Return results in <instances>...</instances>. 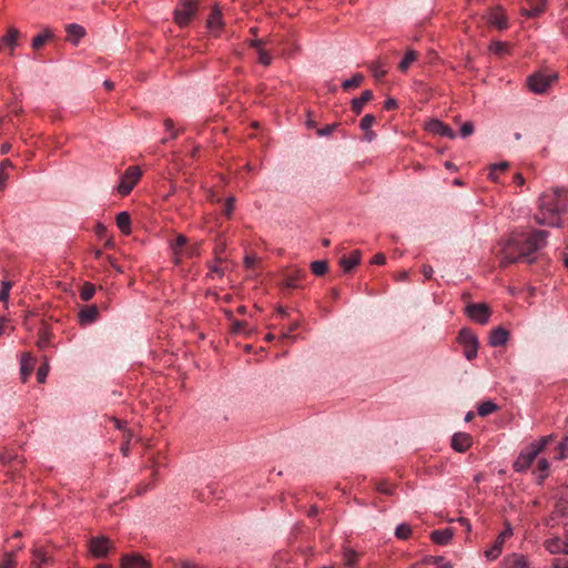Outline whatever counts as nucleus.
<instances>
[{
  "label": "nucleus",
  "mask_w": 568,
  "mask_h": 568,
  "mask_svg": "<svg viewBox=\"0 0 568 568\" xmlns=\"http://www.w3.org/2000/svg\"><path fill=\"white\" fill-rule=\"evenodd\" d=\"M561 190L556 189L550 192H545L539 199V212L535 215V221L539 225H547L552 227L560 226V213L562 212L564 204L560 200Z\"/></svg>",
  "instance_id": "obj_1"
},
{
  "label": "nucleus",
  "mask_w": 568,
  "mask_h": 568,
  "mask_svg": "<svg viewBox=\"0 0 568 568\" xmlns=\"http://www.w3.org/2000/svg\"><path fill=\"white\" fill-rule=\"evenodd\" d=\"M561 544H562V540L558 537H555V538H550L548 540L545 541V548L550 552V554H560L561 552Z\"/></svg>",
  "instance_id": "obj_35"
},
{
  "label": "nucleus",
  "mask_w": 568,
  "mask_h": 568,
  "mask_svg": "<svg viewBox=\"0 0 568 568\" xmlns=\"http://www.w3.org/2000/svg\"><path fill=\"white\" fill-rule=\"evenodd\" d=\"M513 536V528L509 524H506L505 529L497 536L500 541H506L509 537Z\"/></svg>",
  "instance_id": "obj_53"
},
{
  "label": "nucleus",
  "mask_w": 568,
  "mask_h": 568,
  "mask_svg": "<svg viewBox=\"0 0 568 568\" xmlns=\"http://www.w3.org/2000/svg\"><path fill=\"white\" fill-rule=\"evenodd\" d=\"M550 442V436L541 437L538 442H534L529 447L532 448V450H536V453L539 455V453L548 445Z\"/></svg>",
  "instance_id": "obj_47"
},
{
  "label": "nucleus",
  "mask_w": 568,
  "mask_h": 568,
  "mask_svg": "<svg viewBox=\"0 0 568 568\" xmlns=\"http://www.w3.org/2000/svg\"><path fill=\"white\" fill-rule=\"evenodd\" d=\"M94 292H95V287L94 285L90 284V283H85L81 290V298L83 301H89L92 298V296L94 295Z\"/></svg>",
  "instance_id": "obj_46"
},
{
  "label": "nucleus",
  "mask_w": 568,
  "mask_h": 568,
  "mask_svg": "<svg viewBox=\"0 0 568 568\" xmlns=\"http://www.w3.org/2000/svg\"><path fill=\"white\" fill-rule=\"evenodd\" d=\"M497 409V405L490 400L479 404L477 412L479 416H487Z\"/></svg>",
  "instance_id": "obj_38"
},
{
  "label": "nucleus",
  "mask_w": 568,
  "mask_h": 568,
  "mask_svg": "<svg viewBox=\"0 0 568 568\" xmlns=\"http://www.w3.org/2000/svg\"><path fill=\"white\" fill-rule=\"evenodd\" d=\"M501 568H529V562L526 556L511 554L504 558Z\"/></svg>",
  "instance_id": "obj_15"
},
{
  "label": "nucleus",
  "mask_w": 568,
  "mask_h": 568,
  "mask_svg": "<svg viewBox=\"0 0 568 568\" xmlns=\"http://www.w3.org/2000/svg\"><path fill=\"white\" fill-rule=\"evenodd\" d=\"M474 132V125L471 122H465L462 126H460V135L463 138H467L469 135H471Z\"/></svg>",
  "instance_id": "obj_52"
},
{
  "label": "nucleus",
  "mask_w": 568,
  "mask_h": 568,
  "mask_svg": "<svg viewBox=\"0 0 568 568\" xmlns=\"http://www.w3.org/2000/svg\"><path fill=\"white\" fill-rule=\"evenodd\" d=\"M504 544L505 542L500 541V539H498L497 537L494 544L488 549L485 550V557L488 560H495L496 558H498L503 551Z\"/></svg>",
  "instance_id": "obj_28"
},
{
  "label": "nucleus",
  "mask_w": 568,
  "mask_h": 568,
  "mask_svg": "<svg viewBox=\"0 0 568 568\" xmlns=\"http://www.w3.org/2000/svg\"><path fill=\"white\" fill-rule=\"evenodd\" d=\"M311 268L315 275L322 276L327 272V263L325 261H314Z\"/></svg>",
  "instance_id": "obj_41"
},
{
  "label": "nucleus",
  "mask_w": 568,
  "mask_h": 568,
  "mask_svg": "<svg viewBox=\"0 0 568 568\" xmlns=\"http://www.w3.org/2000/svg\"><path fill=\"white\" fill-rule=\"evenodd\" d=\"M422 273L425 276V278L428 280V278L432 277V275L434 273V270H433V267L430 265H426L425 264V265L422 266Z\"/></svg>",
  "instance_id": "obj_60"
},
{
  "label": "nucleus",
  "mask_w": 568,
  "mask_h": 568,
  "mask_svg": "<svg viewBox=\"0 0 568 568\" xmlns=\"http://www.w3.org/2000/svg\"><path fill=\"white\" fill-rule=\"evenodd\" d=\"M371 72L375 79H381L386 74V70L381 61H375L371 64Z\"/></svg>",
  "instance_id": "obj_44"
},
{
  "label": "nucleus",
  "mask_w": 568,
  "mask_h": 568,
  "mask_svg": "<svg viewBox=\"0 0 568 568\" xmlns=\"http://www.w3.org/2000/svg\"><path fill=\"white\" fill-rule=\"evenodd\" d=\"M457 341L464 346V355L468 361H471L477 356L478 339L469 328H462L458 333Z\"/></svg>",
  "instance_id": "obj_4"
},
{
  "label": "nucleus",
  "mask_w": 568,
  "mask_h": 568,
  "mask_svg": "<svg viewBox=\"0 0 568 568\" xmlns=\"http://www.w3.org/2000/svg\"><path fill=\"white\" fill-rule=\"evenodd\" d=\"M466 313L471 321L481 325L487 324L490 317V308L485 303L469 304Z\"/></svg>",
  "instance_id": "obj_7"
},
{
  "label": "nucleus",
  "mask_w": 568,
  "mask_h": 568,
  "mask_svg": "<svg viewBox=\"0 0 568 568\" xmlns=\"http://www.w3.org/2000/svg\"><path fill=\"white\" fill-rule=\"evenodd\" d=\"M373 98V92L371 90H365L361 97L354 98L352 100V111L356 114H359L364 108V105L371 101Z\"/></svg>",
  "instance_id": "obj_24"
},
{
  "label": "nucleus",
  "mask_w": 568,
  "mask_h": 568,
  "mask_svg": "<svg viewBox=\"0 0 568 568\" xmlns=\"http://www.w3.org/2000/svg\"><path fill=\"white\" fill-rule=\"evenodd\" d=\"M20 37V31L17 28H9L8 32L4 37H2L1 41L4 45H8L11 51L18 47V39Z\"/></svg>",
  "instance_id": "obj_25"
},
{
  "label": "nucleus",
  "mask_w": 568,
  "mask_h": 568,
  "mask_svg": "<svg viewBox=\"0 0 568 568\" xmlns=\"http://www.w3.org/2000/svg\"><path fill=\"white\" fill-rule=\"evenodd\" d=\"M489 51L491 53L498 54V55L506 54V53H508V45L506 42L494 41L489 45Z\"/></svg>",
  "instance_id": "obj_39"
},
{
  "label": "nucleus",
  "mask_w": 568,
  "mask_h": 568,
  "mask_svg": "<svg viewBox=\"0 0 568 568\" xmlns=\"http://www.w3.org/2000/svg\"><path fill=\"white\" fill-rule=\"evenodd\" d=\"M116 225L123 234H130L131 219L128 212H120L116 215Z\"/></svg>",
  "instance_id": "obj_27"
},
{
  "label": "nucleus",
  "mask_w": 568,
  "mask_h": 568,
  "mask_svg": "<svg viewBox=\"0 0 568 568\" xmlns=\"http://www.w3.org/2000/svg\"><path fill=\"white\" fill-rule=\"evenodd\" d=\"M528 8L520 9L521 16L526 18H537L544 13L547 7V0H526Z\"/></svg>",
  "instance_id": "obj_12"
},
{
  "label": "nucleus",
  "mask_w": 568,
  "mask_h": 568,
  "mask_svg": "<svg viewBox=\"0 0 568 568\" xmlns=\"http://www.w3.org/2000/svg\"><path fill=\"white\" fill-rule=\"evenodd\" d=\"M141 176L142 172L138 166H129L120 179V183L116 187L118 192L122 196L128 195L133 190L134 185L138 183Z\"/></svg>",
  "instance_id": "obj_5"
},
{
  "label": "nucleus",
  "mask_w": 568,
  "mask_h": 568,
  "mask_svg": "<svg viewBox=\"0 0 568 568\" xmlns=\"http://www.w3.org/2000/svg\"><path fill=\"white\" fill-rule=\"evenodd\" d=\"M17 565L16 551H6L0 562V568H16Z\"/></svg>",
  "instance_id": "obj_36"
},
{
  "label": "nucleus",
  "mask_w": 568,
  "mask_h": 568,
  "mask_svg": "<svg viewBox=\"0 0 568 568\" xmlns=\"http://www.w3.org/2000/svg\"><path fill=\"white\" fill-rule=\"evenodd\" d=\"M335 129V124L326 125L317 131V134L321 136H327L332 134Z\"/></svg>",
  "instance_id": "obj_56"
},
{
  "label": "nucleus",
  "mask_w": 568,
  "mask_h": 568,
  "mask_svg": "<svg viewBox=\"0 0 568 568\" xmlns=\"http://www.w3.org/2000/svg\"><path fill=\"white\" fill-rule=\"evenodd\" d=\"M551 83V77L536 73L529 77L528 85L534 93H545Z\"/></svg>",
  "instance_id": "obj_11"
},
{
  "label": "nucleus",
  "mask_w": 568,
  "mask_h": 568,
  "mask_svg": "<svg viewBox=\"0 0 568 568\" xmlns=\"http://www.w3.org/2000/svg\"><path fill=\"white\" fill-rule=\"evenodd\" d=\"M487 21L498 30L508 29V18L503 7L497 6L493 8L486 17Z\"/></svg>",
  "instance_id": "obj_10"
},
{
  "label": "nucleus",
  "mask_w": 568,
  "mask_h": 568,
  "mask_svg": "<svg viewBox=\"0 0 568 568\" xmlns=\"http://www.w3.org/2000/svg\"><path fill=\"white\" fill-rule=\"evenodd\" d=\"M453 530L450 528L434 530L430 535L432 540L437 545H447L453 538Z\"/></svg>",
  "instance_id": "obj_22"
},
{
  "label": "nucleus",
  "mask_w": 568,
  "mask_h": 568,
  "mask_svg": "<svg viewBox=\"0 0 568 568\" xmlns=\"http://www.w3.org/2000/svg\"><path fill=\"white\" fill-rule=\"evenodd\" d=\"M196 1L197 0H182L180 7L174 12V20L179 26L184 27L190 22L196 11Z\"/></svg>",
  "instance_id": "obj_6"
},
{
  "label": "nucleus",
  "mask_w": 568,
  "mask_h": 568,
  "mask_svg": "<svg viewBox=\"0 0 568 568\" xmlns=\"http://www.w3.org/2000/svg\"><path fill=\"white\" fill-rule=\"evenodd\" d=\"M471 445V437L467 433H456L452 438V447L459 453L466 452Z\"/></svg>",
  "instance_id": "obj_17"
},
{
  "label": "nucleus",
  "mask_w": 568,
  "mask_h": 568,
  "mask_svg": "<svg viewBox=\"0 0 568 568\" xmlns=\"http://www.w3.org/2000/svg\"><path fill=\"white\" fill-rule=\"evenodd\" d=\"M509 166V163L506 162V161H503V162H499V163H495L490 166V173H489V178L493 180V181H497V175L495 174V171L499 170V171H505L507 170Z\"/></svg>",
  "instance_id": "obj_49"
},
{
  "label": "nucleus",
  "mask_w": 568,
  "mask_h": 568,
  "mask_svg": "<svg viewBox=\"0 0 568 568\" xmlns=\"http://www.w3.org/2000/svg\"><path fill=\"white\" fill-rule=\"evenodd\" d=\"M423 561L424 564L435 566V568H453L452 562L440 556H427Z\"/></svg>",
  "instance_id": "obj_29"
},
{
  "label": "nucleus",
  "mask_w": 568,
  "mask_h": 568,
  "mask_svg": "<svg viewBox=\"0 0 568 568\" xmlns=\"http://www.w3.org/2000/svg\"><path fill=\"white\" fill-rule=\"evenodd\" d=\"M222 12L217 6H214L212 12L207 19V29L214 36H217L223 28Z\"/></svg>",
  "instance_id": "obj_14"
},
{
  "label": "nucleus",
  "mask_w": 568,
  "mask_h": 568,
  "mask_svg": "<svg viewBox=\"0 0 568 568\" xmlns=\"http://www.w3.org/2000/svg\"><path fill=\"white\" fill-rule=\"evenodd\" d=\"M549 462L546 458H540L537 463L536 473H538V484H542V481L549 475Z\"/></svg>",
  "instance_id": "obj_30"
},
{
  "label": "nucleus",
  "mask_w": 568,
  "mask_h": 568,
  "mask_svg": "<svg viewBox=\"0 0 568 568\" xmlns=\"http://www.w3.org/2000/svg\"><path fill=\"white\" fill-rule=\"evenodd\" d=\"M164 126L166 129V131H169L171 133V139H174L176 135H178V131H174L173 128H174V123L171 119H166L164 121Z\"/></svg>",
  "instance_id": "obj_55"
},
{
  "label": "nucleus",
  "mask_w": 568,
  "mask_h": 568,
  "mask_svg": "<svg viewBox=\"0 0 568 568\" xmlns=\"http://www.w3.org/2000/svg\"><path fill=\"white\" fill-rule=\"evenodd\" d=\"M548 235L549 233L547 231L537 230L526 237H520L521 244L524 246V250L520 252L524 256V260H527L529 263L534 262L535 258L531 257V255L546 245Z\"/></svg>",
  "instance_id": "obj_2"
},
{
  "label": "nucleus",
  "mask_w": 568,
  "mask_h": 568,
  "mask_svg": "<svg viewBox=\"0 0 568 568\" xmlns=\"http://www.w3.org/2000/svg\"><path fill=\"white\" fill-rule=\"evenodd\" d=\"M514 182H515L517 185H519V186H520V185H523V184H524L525 179H524V176H523L520 173H516V174L514 175Z\"/></svg>",
  "instance_id": "obj_64"
},
{
  "label": "nucleus",
  "mask_w": 568,
  "mask_h": 568,
  "mask_svg": "<svg viewBox=\"0 0 568 568\" xmlns=\"http://www.w3.org/2000/svg\"><path fill=\"white\" fill-rule=\"evenodd\" d=\"M11 287H12V283L10 281L1 282V290H0V301L1 302H3V303L8 302Z\"/></svg>",
  "instance_id": "obj_45"
},
{
  "label": "nucleus",
  "mask_w": 568,
  "mask_h": 568,
  "mask_svg": "<svg viewBox=\"0 0 568 568\" xmlns=\"http://www.w3.org/2000/svg\"><path fill=\"white\" fill-rule=\"evenodd\" d=\"M412 534V529L407 524H399L395 529V536L398 539H407Z\"/></svg>",
  "instance_id": "obj_43"
},
{
  "label": "nucleus",
  "mask_w": 568,
  "mask_h": 568,
  "mask_svg": "<svg viewBox=\"0 0 568 568\" xmlns=\"http://www.w3.org/2000/svg\"><path fill=\"white\" fill-rule=\"evenodd\" d=\"M523 250L524 246L521 244L520 237L511 236L510 239L506 240L500 248V265L507 266L524 260V256L520 252Z\"/></svg>",
  "instance_id": "obj_3"
},
{
  "label": "nucleus",
  "mask_w": 568,
  "mask_h": 568,
  "mask_svg": "<svg viewBox=\"0 0 568 568\" xmlns=\"http://www.w3.org/2000/svg\"><path fill=\"white\" fill-rule=\"evenodd\" d=\"M385 262H386V257H385V255H384V254H382V253L376 254V255L373 257V260H372V263H373V264H376V265H383V264H385Z\"/></svg>",
  "instance_id": "obj_59"
},
{
  "label": "nucleus",
  "mask_w": 568,
  "mask_h": 568,
  "mask_svg": "<svg viewBox=\"0 0 568 568\" xmlns=\"http://www.w3.org/2000/svg\"><path fill=\"white\" fill-rule=\"evenodd\" d=\"M52 38H53V33L49 29H45L43 32H41L32 38L31 47L34 50H39L45 44V42L48 40H50Z\"/></svg>",
  "instance_id": "obj_26"
},
{
  "label": "nucleus",
  "mask_w": 568,
  "mask_h": 568,
  "mask_svg": "<svg viewBox=\"0 0 568 568\" xmlns=\"http://www.w3.org/2000/svg\"><path fill=\"white\" fill-rule=\"evenodd\" d=\"M552 568H568V560L556 559L552 562Z\"/></svg>",
  "instance_id": "obj_63"
},
{
  "label": "nucleus",
  "mask_w": 568,
  "mask_h": 568,
  "mask_svg": "<svg viewBox=\"0 0 568 568\" xmlns=\"http://www.w3.org/2000/svg\"><path fill=\"white\" fill-rule=\"evenodd\" d=\"M538 454L536 450H532L531 447L527 446L525 449L520 452L516 460L514 462V469L515 471L523 473L526 471L532 464V462L536 459Z\"/></svg>",
  "instance_id": "obj_8"
},
{
  "label": "nucleus",
  "mask_w": 568,
  "mask_h": 568,
  "mask_svg": "<svg viewBox=\"0 0 568 568\" xmlns=\"http://www.w3.org/2000/svg\"><path fill=\"white\" fill-rule=\"evenodd\" d=\"M375 122V118L374 115L372 114H366L362 118L361 122H359V128L363 130V131H366V136L369 141H372L375 136V134L373 132H368V130L372 128V125L374 124Z\"/></svg>",
  "instance_id": "obj_32"
},
{
  "label": "nucleus",
  "mask_w": 568,
  "mask_h": 568,
  "mask_svg": "<svg viewBox=\"0 0 568 568\" xmlns=\"http://www.w3.org/2000/svg\"><path fill=\"white\" fill-rule=\"evenodd\" d=\"M361 262V252L355 250L351 253L349 256H343L339 260V265L343 267L344 272H349Z\"/></svg>",
  "instance_id": "obj_20"
},
{
  "label": "nucleus",
  "mask_w": 568,
  "mask_h": 568,
  "mask_svg": "<svg viewBox=\"0 0 568 568\" xmlns=\"http://www.w3.org/2000/svg\"><path fill=\"white\" fill-rule=\"evenodd\" d=\"M358 554L353 549H345L343 552L344 564L347 568H354L357 561Z\"/></svg>",
  "instance_id": "obj_37"
},
{
  "label": "nucleus",
  "mask_w": 568,
  "mask_h": 568,
  "mask_svg": "<svg viewBox=\"0 0 568 568\" xmlns=\"http://www.w3.org/2000/svg\"><path fill=\"white\" fill-rule=\"evenodd\" d=\"M68 40L73 44H78L80 39L85 34V30L82 26L71 23L67 26Z\"/></svg>",
  "instance_id": "obj_23"
},
{
  "label": "nucleus",
  "mask_w": 568,
  "mask_h": 568,
  "mask_svg": "<svg viewBox=\"0 0 568 568\" xmlns=\"http://www.w3.org/2000/svg\"><path fill=\"white\" fill-rule=\"evenodd\" d=\"M550 442V436L541 437L538 442H534L529 447L532 448V450H536V453L539 455V453L548 445Z\"/></svg>",
  "instance_id": "obj_48"
},
{
  "label": "nucleus",
  "mask_w": 568,
  "mask_h": 568,
  "mask_svg": "<svg viewBox=\"0 0 568 568\" xmlns=\"http://www.w3.org/2000/svg\"><path fill=\"white\" fill-rule=\"evenodd\" d=\"M99 310L95 305L85 306L79 313V321L82 325L92 324L98 320Z\"/></svg>",
  "instance_id": "obj_18"
},
{
  "label": "nucleus",
  "mask_w": 568,
  "mask_h": 568,
  "mask_svg": "<svg viewBox=\"0 0 568 568\" xmlns=\"http://www.w3.org/2000/svg\"><path fill=\"white\" fill-rule=\"evenodd\" d=\"M32 559L31 567L32 568H42L43 565L51 562V558L47 555V552L39 547H34L31 550Z\"/></svg>",
  "instance_id": "obj_19"
},
{
  "label": "nucleus",
  "mask_w": 568,
  "mask_h": 568,
  "mask_svg": "<svg viewBox=\"0 0 568 568\" xmlns=\"http://www.w3.org/2000/svg\"><path fill=\"white\" fill-rule=\"evenodd\" d=\"M509 339V332L501 327H495L489 335V344L493 347L504 346Z\"/></svg>",
  "instance_id": "obj_16"
},
{
  "label": "nucleus",
  "mask_w": 568,
  "mask_h": 568,
  "mask_svg": "<svg viewBox=\"0 0 568 568\" xmlns=\"http://www.w3.org/2000/svg\"><path fill=\"white\" fill-rule=\"evenodd\" d=\"M233 209H234V197L231 196L226 200L225 210H224L225 215L230 216L233 212Z\"/></svg>",
  "instance_id": "obj_57"
},
{
  "label": "nucleus",
  "mask_w": 568,
  "mask_h": 568,
  "mask_svg": "<svg viewBox=\"0 0 568 568\" xmlns=\"http://www.w3.org/2000/svg\"><path fill=\"white\" fill-rule=\"evenodd\" d=\"M568 456V438L562 439L557 446L556 459L562 460Z\"/></svg>",
  "instance_id": "obj_42"
},
{
  "label": "nucleus",
  "mask_w": 568,
  "mask_h": 568,
  "mask_svg": "<svg viewBox=\"0 0 568 568\" xmlns=\"http://www.w3.org/2000/svg\"><path fill=\"white\" fill-rule=\"evenodd\" d=\"M110 549V540L105 536L93 537L89 541V551L97 558L108 555Z\"/></svg>",
  "instance_id": "obj_9"
},
{
  "label": "nucleus",
  "mask_w": 568,
  "mask_h": 568,
  "mask_svg": "<svg viewBox=\"0 0 568 568\" xmlns=\"http://www.w3.org/2000/svg\"><path fill=\"white\" fill-rule=\"evenodd\" d=\"M257 53H258V62L261 64H263V65L271 64L272 57L264 49H260L257 51Z\"/></svg>",
  "instance_id": "obj_51"
},
{
  "label": "nucleus",
  "mask_w": 568,
  "mask_h": 568,
  "mask_svg": "<svg viewBox=\"0 0 568 568\" xmlns=\"http://www.w3.org/2000/svg\"><path fill=\"white\" fill-rule=\"evenodd\" d=\"M417 59V52L414 51V50H408L405 54V57L403 58V60L399 62L398 64V69L402 71V72H406L407 69L409 68V65L416 61Z\"/></svg>",
  "instance_id": "obj_34"
},
{
  "label": "nucleus",
  "mask_w": 568,
  "mask_h": 568,
  "mask_svg": "<svg viewBox=\"0 0 568 568\" xmlns=\"http://www.w3.org/2000/svg\"><path fill=\"white\" fill-rule=\"evenodd\" d=\"M186 237L182 234L178 235L175 241L171 244V248L173 251V254L175 256V263H180L179 255L181 253V250L186 244Z\"/></svg>",
  "instance_id": "obj_33"
},
{
  "label": "nucleus",
  "mask_w": 568,
  "mask_h": 568,
  "mask_svg": "<svg viewBox=\"0 0 568 568\" xmlns=\"http://www.w3.org/2000/svg\"><path fill=\"white\" fill-rule=\"evenodd\" d=\"M33 369V358L29 354H23L21 357V375L23 381L31 374Z\"/></svg>",
  "instance_id": "obj_31"
},
{
  "label": "nucleus",
  "mask_w": 568,
  "mask_h": 568,
  "mask_svg": "<svg viewBox=\"0 0 568 568\" xmlns=\"http://www.w3.org/2000/svg\"><path fill=\"white\" fill-rule=\"evenodd\" d=\"M121 568H149V564L140 556H125L122 559Z\"/></svg>",
  "instance_id": "obj_21"
},
{
  "label": "nucleus",
  "mask_w": 568,
  "mask_h": 568,
  "mask_svg": "<svg viewBox=\"0 0 568 568\" xmlns=\"http://www.w3.org/2000/svg\"><path fill=\"white\" fill-rule=\"evenodd\" d=\"M395 108H397V101L393 98H388L384 103V109L393 110Z\"/></svg>",
  "instance_id": "obj_62"
},
{
  "label": "nucleus",
  "mask_w": 568,
  "mask_h": 568,
  "mask_svg": "<svg viewBox=\"0 0 568 568\" xmlns=\"http://www.w3.org/2000/svg\"><path fill=\"white\" fill-rule=\"evenodd\" d=\"M270 43V40H264V39H253L250 41V45L253 47V48H256L257 51L260 49H263V45L264 44H267Z\"/></svg>",
  "instance_id": "obj_54"
},
{
  "label": "nucleus",
  "mask_w": 568,
  "mask_h": 568,
  "mask_svg": "<svg viewBox=\"0 0 568 568\" xmlns=\"http://www.w3.org/2000/svg\"><path fill=\"white\" fill-rule=\"evenodd\" d=\"M256 256L255 255H246L245 258H244V264L247 268H251L255 265L256 263Z\"/></svg>",
  "instance_id": "obj_58"
},
{
  "label": "nucleus",
  "mask_w": 568,
  "mask_h": 568,
  "mask_svg": "<svg viewBox=\"0 0 568 568\" xmlns=\"http://www.w3.org/2000/svg\"><path fill=\"white\" fill-rule=\"evenodd\" d=\"M8 178V173L3 170H0V192L6 187Z\"/></svg>",
  "instance_id": "obj_61"
},
{
  "label": "nucleus",
  "mask_w": 568,
  "mask_h": 568,
  "mask_svg": "<svg viewBox=\"0 0 568 568\" xmlns=\"http://www.w3.org/2000/svg\"><path fill=\"white\" fill-rule=\"evenodd\" d=\"M48 373H49V365L47 362H44L39 368H38V372H37V379L39 383H44L45 382V378L48 376Z\"/></svg>",
  "instance_id": "obj_50"
},
{
  "label": "nucleus",
  "mask_w": 568,
  "mask_h": 568,
  "mask_svg": "<svg viewBox=\"0 0 568 568\" xmlns=\"http://www.w3.org/2000/svg\"><path fill=\"white\" fill-rule=\"evenodd\" d=\"M364 80V77L361 73L354 74L351 79L345 80L342 83L344 90H349L351 88L358 87Z\"/></svg>",
  "instance_id": "obj_40"
},
{
  "label": "nucleus",
  "mask_w": 568,
  "mask_h": 568,
  "mask_svg": "<svg viewBox=\"0 0 568 568\" xmlns=\"http://www.w3.org/2000/svg\"><path fill=\"white\" fill-rule=\"evenodd\" d=\"M426 129L428 130V132L436 135L446 136L448 139L456 138V133L453 131V129L437 119L430 120L426 124Z\"/></svg>",
  "instance_id": "obj_13"
}]
</instances>
